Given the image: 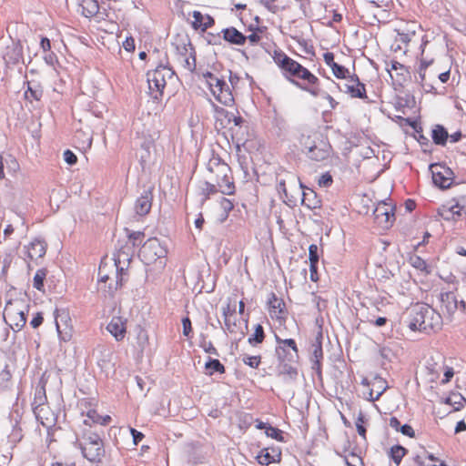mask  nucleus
<instances>
[{
    "instance_id": "f257e3e1",
    "label": "nucleus",
    "mask_w": 466,
    "mask_h": 466,
    "mask_svg": "<svg viewBox=\"0 0 466 466\" xmlns=\"http://www.w3.org/2000/svg\"><path fill=\"white\" fill-rule=\"evenodd\" d=\"M408 327L412 331L436 333L441 329L442 317L430 305L417 303L410 310Z\"/></svg>"
},
{
    "instance_id": "f03ea898",
    "label": "nucleus",
    "mask_w": 466,
    "mask_h": 466,
    "mask_svg": "<svg viewBox=\"0 0 466 466\" xmlns=\"http://www.w3.org/2000/svg\"><path fill=\"white\" fill-rule=\"evenodd\" d=\"M73 445L79 449L82 456L92 463L101 462L106 454L102 437L90 429L84 430L81 435H77Z\"/></svg>"
},
{
    "instance_id": "7ed1b4c3",
    "label": "nucleus",
    "mask_w": 466,
    "mask_h": 466,
    "mask_svg": "<svg viewBox=\"0 0 466 466\" xmlns=\"http://www.w3.org/2000/svg\"><path fill=\"white\" fill-rule=\"evenodd\" d=\"M207 169L211 175L210 180L217 183L220 193L228 196L235 194L231 168L215 151L211 152Z\"/></svg>"
},
{
    "instance_id": "20e7f679",
    "label": "nucleus",
    "mask_w": 466,
    "mask_h": 466,
    "mask_svg": "<svg viewBox=\"0 0 466 466\" xmlns=\"http://www.w3.org/2000/svg\"><path fill=\"white\" fill-rule=\"evenodd\" d=\"M167 249L166 246H164L158 238H151L142 245L138 255L145 264L150 265L157 262L158 259L160 260V264H162V259L167 257Z\"/></svg>"
},
{
    "instance_id": "39448f33",
    "label": "nucleus",
    "mask_w": 466,
    "mask_h": 466,
    "mask_svg": "<svg viewBox=\"0 0 466 466\" xmlns=\"http://www.w3.org/2000/svg\"><path fill=\"white\" fill-rule=\"evenodd\" d=\"M292 84L314 97L320 95L319 79L303 66Z\"/></svg>"
},
{
    "instance_id": "423d86ee",
    "label": "nucleus",
    "mask_w": 466,
    "mask_h": 466,
    "mask_svg": "<svg viewBox=\"0 0 466 466\" xmlns=\"http://www.w3.org/2000/svg\"><path fill=\"white\" fill-rule=\"evenodd\" d=\"M275 339L277 342L275 352L279 361H299V350L295 339H283L277 334L275 335Z\"/></svg>"
},
{
    "instance_id": "0eeeda50",
    "label": "nucleus",
    "mask_w": 466,
    "mask_h": 466,
    "mask_svg": "<svg viewBox=\"0 0 466 466\" xmlns=\"http://www.w3.org/2000/svg\"><path fill=\"white\" fill-rule=\"evenodd\" d=\"M21 303H7L4 319L15 332H18L26 323V313L20 307Z\"/></svg>"
},
{
    "instance_id": "6e6552de",
    "label": "nucleus",
    "mask_w": 466,
    "mask_h": 466,
    "mask_svg": "<svg viewBox=\"0 0 466 466\" xmlns=\"http://www.w3.org/2000/svg\"><path fill=\"white\" fill-rule=\"evenodd\" d=\"M430 170L432 175V181L440 188H449L453 182L452 170L443 164H431Z\"/></svg>"
},
{
    "instance_id": "1a4fd4ad",
    "label": "nucleus",
    "mask_w": 466,
    "mask_h": 466,
    "mask_svg": "<svg viewBox=\"0 0 466 466\" xmlns=\"http://www.w3.org/2000/svg\"><path fill=\"white\" fill-rule=\"evenodd\" d=\"M113 259L114 266L116 267V279L114 286L112 284H109L108 289L105 290V292H106L109 297H113L117 289L121 288L125 281L123 277V271L125 268L123 266H120L121 261H127V263H129L131 258L130 254L128 252L120 249L116 254H115Z\"/></svg>"
},
{
    "instance_id": "9d476101",
    "label": "nucleus",
    "mask_w": 466,
    "mask_h": 466,
    "mask_svg": "<svg viewBox=\"0 0 466 466\" xmlns=\"http://www.w3.org/2000/svg\"><path fill=\"white\" fill-rule=\"evenodd\" d=\"M56 327L59 339L63 341H69L72 338V325L69 313L66 309H56Z\"/></svg>"
},
{
    "instance_id": "9b49d317",
    "label": "nucleus",
    "mask_w": 466,
    "mask_h": 466,
    "mask_svg": "<svg viewBox=\"0 0 466 466\" xmlns=\"http://www.w3.org/2000/svg\"><path fill=\"white\" fill-rule=\"evenodd\" d=\"M267 305L271 319H276L279 324L285 323L288 311L284 300L274 292H270L268 297Z\"/></svg>"
},
{
    "instance_id": "f8f14e48",
    "label": "nucleus",
    "mask_w": 466,
    "mask_h": 466,
    "mask_svg": "<svg viewBox=\"0 0 466 466\" xmlns=\"http://www.w3.org/2000/svg\"><path fill=\"white\" fill-rule=\"evenodd\" d=\"M338 87L352 98L368 99L365 85L360 81L359 76L355 74L349 76L343 86H338Z\"/></svg>"
},
{
    "instance_id": "ddd939ff",
    "label": "nucleus",
    "mask_w": 466,
    "mask_h": 466,
    "mask_svg": "<svg viewBox=\"0 0 466 466\" xmlns=\"http://www.w3.org/2000/svg\"><path fill=\"white\" fill-rule=\"evenodd\" d=\"M331 146L327 140L318 139L309 150L305 151V155L312 161H324L328 159L331 153Z\"/></svg>"
},
{
    "instance_id": "4468645a",
    "label": "nucleus",
    "mask_w": 466,
    "mask_h": 466,
    "mask_svg": "<svg viewBox=\"0 0 466 466\" xmlns=\"http://www.w3.org/2000/svg\"><path fill=\"white\" fill-rule=\"evenodd\" d=\"M376 222L382 228H390L395 220L393 208L386 203H381L377 206L373 212Z\"/></svg>"
},
{
    "instance_id": "2eb2a0df",
    "label": "nucleus",
    "mask_w": 466,
    "mask_h": 466,
    "mask_svg": "<svg viewBox=\"0 0 466 466\" xmlns=\"http://www.w3.org/2000/svg\"><path fill=\"white\" fill-rule=\"evenodd\" d=\"M211 92L219 103L228 106L234 104L232 92L224 79L216 80L215 87Z\"/></svg>"
},
{
    "instance_id": "dca6fc26",
    "label": "nucleus",
    "mask_w": 466,
    "mask_h": 466,
    "mask_svg": "<svg viewBox=\"0 0 466 466\" xmlns=\"http://www.w3.org/2000/svg\"><path fill=\"white\" fill-rule=\"evenodd\" d=\"M153 201L152 188L144 189L140 196L137 198L134 210L138 216H146L149 213Z\"/></svg>"
},
{
    "instance_id": "f3484780",
    "label": "nucleus",
    "mask_w": 466,
    "mask_h": 466,
    "mask_svg": "<svg viewBox=\"0 0 466 466\" xmlns=\"http://www.w3.org/2000/svg\"><path fill=\"white\" fill-rule=\"evenodd\" d=\"M147 83L150 95L154 99H158L163 95V90L166 87L165 80H162L160 75L156 73L155 69L147 72Z\"/></svg>"
},
{
    "instance_id": "a211bd4d",
    "label": "nucleus",
    "mask_w": 466,
    "mask_h": 466,
    "mask_svg": "<svg viewBox=\"0 0 466 466\" xmlns=\"http://www.w3.org/2000/svg\"><path fill=\"white\" fill-rule=\"evenodd\" d=\"M299 187L302 189L301 204L309 209H316L321 207L320 197L310 187L302 184L299 179Z\"/></svg>"
},
{
    "instance_id": "6ab92c4d",
    "label": "nucleus",
    "mask_w": 466,
    "mask_h": 466,
    "mask_svg": "<svg viewBox=\"0 0 466 466\" xmlns=\"http://www.w3.org/2000/svg\"><path fill=\"white\" fill-rule=\"evenodd\" d=\"M127 319L122 317L114 316L106 326V330L116 339V341L124 339L127 333Z\"/></svg>"
},
{
    "instance_id": "aec40b11",
    "label": "nucleus",
    "mask_w": 466,
    "mask_h": 466,
    "mask_svg": "<svg viewBox=\"0 0 466 466\" xmlns=\"http://www.w3.org/2000/svg\"><path fill=\"white\" fill-rule=\"evenodd\" d=\"M222 39L233 46H243L247 37L234 26H229L221 30Z\"/></svg>"
},
{
    "instance_id": "412c9836",
    "label": "nucleus",
    "mask_w": 466,
    "mask_h": 466,
    "mask_svg": "<svg viewBox=\"0 0 466 466\" xmlns=\"http://www.w3.org/2000/svg\"><path fill=\"white\" fill-rule=\"evenodd\" d=\"M256 458L259 464L268 466L270 463L281 461V451L279 449L265 448L259 451Z\"/></svg>"
},
{
    "instance_id": "4be33fe9",
    "label": "nucleus",
    "mask_w": 466,
    "mask_h": 466,
    "mask_svg": "<svg viewBox=\"0 0 466 466\" xmlns=\"http://www.w3.org/2000/svg\"><path fill=\"white\" fill-rule=\"evenodd\" d=\"M26 257L31 259L43 258L46 251V244L44 240L35 238L28 246H25Z\"/></svg>"
},
{
    "instance_id": "5701e85b",
    "label": "nucleus",
    "mask_w": 466,
    "mask_h": 466,
    "mask_svg": "<svg viewBox=\"0 0 466 466\" xmlns=\"http://www.w3.org/2000/svg\"><path fill=\"white\" fill-rule=\"evenodd\" d=\"M46 400V390H45V388L42 387L40 389H37L35 390V398H34V401L32 403L33 405V410H34V413L36 417V419L38 420H41V422L44 424V416L42 415V413L44 412L45 410V402Z\"/></svg>"
},
{
    "instance_id": "b1692460",
    "label": "nucleus",
    "mask_w": 466,
    "mask_h": 466,
    "mask_svg": "<svg viewBox=\"0 0 466 466\" xmlns=\"http://www.w3.org/2000/svg\"><path fill=\"white\" fill-rule=\"evenodd\" d=\"M413 461L418 466H446L443 461L426 451L414 456Z\"/></svg>"
},
{
    "instance_id": "393cba45",
    "label": "nucleus",
    "mask_w": 466,
    "mask_h": 466,
    "mask_svg": "<svg viewBox=\"0 0 466 466\" xmlns=\"http://www.w3.org/2000/svg\"><path fill=\"white\" fill-rule=\"evenodd\" d=\"M236 307L237 300L235 299L234 304L232 306L230 303H228L226 307L223 308V316L225 323L224 329L230 333H235L238 327L236 320L232 321L230 319V316L236 312Z\"/></svg>"
},
{
    "instance_id": "a878e982",
    "label": "nucleus",
    "mask_w": 466,
    "mask_h": 466,
    "mask_svg": "<svg viewBox=\"0 0 466 466\" xmlns=\"http://www.w3.org/2000/svg\"><path fill=\"white\" fill-rule=\"evenodd\" d=\"M297 363L298 362L279 361V374L283 375L289 380H295L298 376V369L296 367Z\"/></svg>"
},
{
    "instance_id": "bb28decb",
    "label": "nucleus",
    "mask_w": 466,
    "mask_h": 466,
    "mask_svg": "<svg viewBox=\"0 0 466 466\" xmlns=\"http://www.w3.org/2000/svg\"><path fill=\"white\" fill-rule=\"evenodd\" d=\"M440 299L448 313H453L458 309V299L453 292L441 293Z\"/></svg>"
},
{
    "instance_id": "cd10ccee",
    "label": "nucleus",
    "mask_w": 466,
    "mask_h": 466,
    "mask_svg": "<svg viewBox=\"0 0 466 466\" xmlns=\"http://www.w3.org/2000/svg\"><path fill=\"white\" fill-rule=\"evenodd\" d=\"M301 66V64L291 58L282 69L284 77L292 83V80H295L296 76L299 74Z\"/></svg>"
},
{
    "instance_id": "c85d7f7f",
    "label": "nucleus",
    "mask_w": 466,
    "mask_h": 466,
    "mask_svg": "<svg viewBox=\"0 0 466 466\" xmlns=\"http://www.w3.org/2000/svg\"><path fill=\"white\" fill-rule=\"evenodd\" d=\"M323 359V351L321 341L317 339L316 342L312 344V353H311V362L313 363L312 369L319 371L320 370V362Z\"/></svg>"
},
{
    "instance_id": "c756f323",
    "label": "nucleus",
    "mask_w": 466,
    "mask_h": 466,
    "mask_svg": "<svg viewBox=\"0 0 466 466\" xmlns=\"http://www.w3.org/2000/svg\"><path fill=\"white\" fill-rule=\"evenodd\" d=\"M431 138L434 144L445 146L449 138V134L443 126L436 125L432 129Z\"/></svg>"
},
{
    "instance_id": "7c9ffc66",
    "label": "nucleus",
    "mask_w": 466,
    "mask_h": 466,
    "mask_svg": "<svg viewBox=\"0 0 466 466\" xmlns=\"http://www.w3.org/2000/svg\"><path fill=\"white\" fill-rule=\"evenodd\" d=\"M80 6L82 8L81 13L86 17H93L99 11L97 0H81Z\"/></svg>"
},
{
    "instance_id": "2f4dec72",
    "label": "nucleus",
    "mask_w": 466,
    "mask_h": 466,
    "mask_svg": "<svg viewBox=\"0 0 466 466\" xmlns=\"http://www.w3.org/2000/svg\"><path fill=\"white\" fill-rule=\"evenodd\" d=\"M176 50L179 59L188 56H191V52H196L195 47L188 37L181 39L180 42L176 45Z\"/></svg>"
},
{
    "instance_id": "473e14b6",
    "label": "nucleus",
    "mask_w": 466,
    "mask_h": 466,
    "mask_svg": "<svg viewBox=\"0 0 466 466\" xmlns=\"http://www.w3.org/2000/svg\"><path fill=\"white\" fill-rule=\"evenodd\" d=\"M318 139L321 138L320 136H319L317 133L301 134L299 138V142L302 152L305 154V151L309 150L314 144L318 143Z\"/></svg>"
},
{
    "instance_id": "72a5a7b5",
    "label": "nucleus",
    "mask_w": 466,
    "mask_h": 466,
    "mask_svg": "<svg viewBox=\"0 0 466 466\" xmlns=\"http://www.w3.org/2000/svg\"><path fill=\"white\" fill-rule=\"evenodd\" d=\"M12 388V373L9 365L5 364L0 371V392L6 391Z\"/></svg>"
},
{
    "instance_id": "f704fd0d",
    "label": "nucleus",
    "mask_w": 466,
    "mask_h": 466,
    "mask_svg": "<svg viewBox=\"0 0 466 466\" xmlns=\"http://www.w3.org/2000/svg\"><path fill=\"white\" fill-rule=\"evenodd\" d=\"M219 192V187H218L217 183L210 182V181H205L203 182L201 187H200V195L202 196V202L207 201L211 195H214L216 193Z\"/></svg>"
},
{
    "instance_id": "c9c22d12",
    "label": "nucleus",
    "mask_w": 466,
    "mask_h": 466,
    "mask_svg": "<svg viewBox=\"0 0 466 466\" xmlns=\"http://www.w3.org/2000/svg\"><path fill=\"white\" fill-rule=\"evenodd\" d=\"M215 112L220 116L225 117L228 120V123L233 122L235 126H240L243 123V118L240 116H236L234 113L224 109L223 107H219L218 106H214Z\"/></svg>"
},
{
    "instance_id": "e433bc0d",
    "label": "nucleus",
    "mask_w": 466,
    "mask_h": 466,
    "mask_svg": "<svg viewBox=\"0 0 466 466\" xmlns=\"http://www.w3.org/2000/svg\"><path fill=\"white\" fill-rule=\"evenodd\" d=\"M208 375H213L215 372L222 374L225 372L224 365L217 359L209 358L205 364Z\"/></svg>"
},
{
    "instance_id": "4c0bfd02",
    "label": "nucleus",
    "mask_w": 466,
    "mask_h": 466,
    "mask_svg": "<svg viewBox=\"0 0 466 466\" xmlns=\"http://www.w3.org/2000/svg\"><path fill=\"white\" fill-rule=\"evenodd\" d=\"M407 453V450L401 445H394L390 450V458L399 465L402 458Z\"/></svg>"
},
{
    "instance_id": "58836bf2",
    "label": "nucleus",
    "mask_w": 466,
    "mask_h": 466,
    "mask_svg": "<svg viewBox=\"0 0 466 466\" xmlns=\"http://www.w3.org/2000/svg\"><path fill=\"white\" fill-rule=\"evenodd\" d=\"M265 339L264 329L262 325L257 324L255 326L254 333L248 338V341L250 345L256 346L261 343Z\"/></svg>"
},
{
    "instance_id": "ea45409f",
    "label": "nucleus",
    "mask_w": 466,
    "mask_h": 466,
    "mask_svg": "<svg viewBox=\"0 0 466 466\" xmlns=\"http://www.w3.org/2000/svg\"><path fill=\"white\" fill-rule=\"evenodd\" d=\"M26 85H27V88L25 91V99L30 100V101L40 100L42 97V95H43V91L41 90V88L39 86L33 87L28 81L26 82Z\"/></svg>"
},
{
    "instance_id": "a19ab883",
    "label": "nucleus",
    "mask_w": 466,
    "mask_h": 466,
    "mask_svg": "<svg viewBox=\"0 0 466 466\" xmlns=\"http://www.w3.org/2000/svg\"><path fill=\"white\" fill-rule=\"evenodd\" d=\"M291 59L289 56H287L283 51L281 50H276L273 55V60L276 63V65L282 70L284 66L289 63V61Z\"/></svg>"
},
{
    "instance_id": "79ce46f5",
    "label": "nucleus",
    "mask_w": 466,
    "mask_h": 466,
    "mask_svg": "<svg viewBox=\"0 0 466 466\" xmlns=\"http://www.w3.org/2000/svg\"><path fill=\"white\" fill-rule=\"evenodd\" d=\"M23 438V430L21 426H12V431L8 435V442L12 445L17 444Z\"/></svg>"
},
{
    "instance_id": "37998d69",
    "label": "nucleus",
    "mask_w": 466,
    "mask_h": 466,
    "mask_svg": "<svg viewBox=\"0 0 466 466\" xmlns=\"http://www.w3.org/2000/svg\"><path fill=\"white\" fill-rule=\"evenodd\" d=\"M155 71L160 75V77L166 83L167 79H170L175 75L174 70L167 65H159L156 67Z\"/></svg>"
},
{
    "instance_id": "c03bdc74",
    "label": "nucleus",
    "mask_w": 466,
    "mask_h": 466,
    "mask_svg": "<svg viewBox=\"0 0 466 466\" xmlns=\"http://www.w3.org/2000/svg\"><path fill=\"white\" fill-rule=\"evenodd\" d=\"M127 237L129 241L132 243V247H138L141 242L143 241V238L145 237L144 232L142 231H130L127 229Z\"/></svg>"
},
{
    "instance_id": "a18cd8bd",
    "label": "nucleus",
    "mask_w": 466,
    "mask_h": 466,
    "mask_svg": "<svg viewBox=\"0 0 466 466\" xmlns=\"http://www.w3.org/2000/svg\"><path fill=\"white\" fill-rule=\"evenodd\" d=\"M46 276V270L44 268L38 269L34 277L33 286L37 290H42L44 288V280Z\"/></svg>"
},
{
    "instance_id": "49530a36",
    "label": "nucleus",
    "mask_w": 466,
    "mask_h": 466,
    "mask_svg": "<svg viewBox=\"0 0 466 466\" xmlns=\"http://www.w3.org/2000/svg\"><path fill=\"white\" fill-rule=\"evenodd\" d=\"M268 437H270L278 441L284 442V435L283 431L276 427L270 425V427H267V431H265Z\"/></svg>"
},
{
    "instance_id": "de8ad7c7",
    "label": "nucleus",
    "mask_w": 466,
    "mask_h": 466,
    "mask_svg": "<svg viewBox=\"0 0 466 466\" xmlns=\"http://www.w3.org/2000/svg\"><path fill=\"white\" fill-rule=\"evenodd\" d=\"M333 75L339 79H346L350 76L349 69L346 68L344 66L337 64L332 68Z\"/></svg>"
},
{
    "instance_id": "09e8293b",
    "label": "nucleus",
    "mask_w": 466,
    "mask_h": 466,
    "mask_svg": "<svg viewBox=\"0 0 466 466\" xmlns=\"http://www.w3.org/2000/svg\"><path fill=\"white\" fill-rule=\"evenodd\" d=\"M183 62V66L190 72H194L196 69V52H191V56H186L180 58Z\"/></svg>"
},
{
    "instance_id": "8fccbe9b",
    "label": "nucleus",
    "mask_w": 466,
    "mask_h": 466,
    "mask_svg": "<svg viewBox=\"0 0 466 466\" xmlns=\"http://www.w3.org/2000/svg\"><path fill=\"white\" fill-rule=\"evenodd\" d=\"M392 70L396 71L403 79L405 78V75L409 74L408 68L397 61H391L390 68H389L388 71L390 74Z\"/></svg>"
},
{
    "instance_id": "3c124183",
    "label": "nucleus",
    "mask_w": 466,
    "mask_h": 466,
    "mask_svg": "<svg viewBox=\"0 0 466 466\" xmlns=\"http://www.w3.org/2000/svg\"><path fill=\"white\" fill-rule=\"evenodd\" d=\"M192 16L194 18V20L191 23L192 27L195 30H201V27L203 26V22L205 20L204 15H202V13L200 11L196 10V11H193Z\"/></svg>"
},
{
    "instance_id": "603ef678",
    "label": "nucleus",
    "mask_w": 466,
    "mask_h": 466,
    "mask_svg": "<svg viewBox=\"0 0 466 466\" xmlns=\"http://www.w3.org/2000/svg\"><path fill=\"white\" fill-rule=\"evenodd\" d=\"M9 420L12 426H20L22 413L18 408L13 409L9 414Z\"/></svg>"
},
{
    "instance_id": "864d4df0",
    "label": "nucleus",
    "mask_w": 466,
    "mask_h": 466,
    "mask_svg": "<svg viewBox=\"0 0 466 466\" xmlns=\"http://www.w3.org/2000/svg\"><path fill=\"white\" fill-rule=\"evenodd\" d=\"M87 419L84 420L86 425H91V423L98 424L100 415L96 410H89L86 413Z\"/></svg>"
},
{
    "instance_id": "5fc2aeb1",
    "label": "nucleus",
    "mask_w": 466,
    "mask_h": 466,
    "mask_svg": "<svg viewBox=\"0 0 466 466\" xmlns=\"http://www.w3.org/2000/svg\"><path fill=\"white\" fill-rule=\"evenodd\" d=\"M200 347L205 352L218 356V352L211 341H208L206 339H203V340L200 342Z\"/></svg>"
},
{
    "instance_id": "6e6d98bb",
    "label": "nucleus",
    "mask_w": 466,
    "mask_h": 466,
    "mask_svg": "<svg viewBox=\"0 0 466 466\" xmlns=\"http://www.w3.org/2000/svg\"><path fill=\"white\" fill-rule=\"evenodd\" d=\"M309 262L319 263V248L316 244H311L309 247Z\"/></svg>"
},
{
    "instance_id": "4d7b16f0",
    "label": "nucleus",
    "mask_w": 466,
    "mask_h": 466,
    "mask_svg": "<svg viewBox=\"0 0 466 466\" xmlns=\"http://www.w3.org/2000/svg\"><path fill=\"white\" fill-rule=\"evenodd\" d=\"M332 182V176L329 172H326L319 177L318 185L321 187H329L331 186Z\"/></svg>"
},
{
    "instance_id": "13d9d810",
    "label": "nucleus",
    "mask_w": 466,
    "mask_h": 466,
    "mask_svg": "<svg viewBox=\"0 0 466 466\" xmlns=\"http://www.w3.org/2000/svg\"><path fill=\"white\" fill-rule=\"evenodd\" d=\"M260 356H244L243 357V362L251 367V368H258V365L260 364Z\"/></svg>"
},
{
    "instance_id": "bf43d9fd",
    "label": "nucleus",
    "mask_w": 466,
    "mask_h": 466,
    "mask_svg": "<svg viewBox=\"0 0 466 466\" xmlns=\"http://www.w3.org/2000/svg\"><path fill=\"white\" fill-rule=\"evenodd\" d=\"M411 265L420 271H427V263L420 257L415 256L414 258H412Z\"/></svg>"
},
{
    "instance_id": "052dcab7",
    "label": "nucleus",
    "mask_w": 466,
    "mask_h": 466,
    "mask_svg": "<svg viewBox=\"0 0 466 466\" xmlns=\"http://www.w3.org/2000/svg\"><path fill=\"white\" fill-rule=\"evenodd\" d=\"M222 35L220 33L214 35L212 33H208L207 36V42L209 45L220 46L222 45Z\"/></svg>"
},
{
    "instance_id": "680f3d73",
    "label": "nucleus",
    "mask_w": 466,
    "mask_h": 466,
    "mask_svg": "<svg viewBox=\"0 0 466 466\" xmlns=\"http://www.w3.org/2000/svg\"><path fill=\"white\" fill-rule=\"evenodd\" d=\"M203 77L206 79L210 90L215 87L216 80H221L209 71L203 73Z\"/></svg>"
},
{
    "instance_id": "e2e57ef3",
    "label": "nucleus",
    "mask_w": 466,
    "mask_h": 466,
    "mask_svg": "<svg viewBox=\"0 0 466 466\" xmlns=\"http://www.w3.org/2000/svg\"><path fill=\"white\" fill-rule=\"evenodd\" d=\"M261 32H262V30L260 28L257 27L256 30L252 32V34H250L249 35H246L247 40H248L249 43L252 45L258 44L261 39V36H260Z\"/></svg>"
},
{
    "instance_id": "0e129e2a",
    "label": "nucleus",
    "mask_w": 466,
    "mask_h": 466,
    "mask_svg": "<svg viewBox=\"0 0 466 466\" xmlns=\"http://www.w3.org/2000/svg\"><path fill=\"white\" fill-rule=\"evenodd\" d=\"M64 160L70 166H73L75 165L76 162H77V157L75 155L74 152H72L71 150L69 149H66L64 154Z\"/></svg>"
},
{
    "instance_id": "69168bd1",
    "label": "nucleus",
    "mask_w": 466,
    "mask_h": 466,
    "mask_svg": "<svg viewBox=\"0 0 466 466\" xmlns=\"http://www.w3.org/2000/svg\"><path fill=\"white\" fill-rule=\"evenodd\" d=\"M182 325H183V334L186 337H190V334L192 332V325L191 320L188 317H185L182 319Z\"/></svg>"
},
{
    "instance_id": "338daca9",
    "label": "nucleus",
    "mask_w": 466,
    "mask_h": 466,
    "mask_svg": "<svg viewBox=\"0 0 466 466\" xmlns=\"http://www.w3.org/2000/svg\"><path fill=\"white\" fill-rule=\"evenodd\" d=\"M415 35V33L412 32L410 33H398V35L396 37V42H400L402 44L407 45L409 42H410L411 37Z\"/></svg>"
},
{
    "instance_id": "774afa93",
    "label": "nucleus",
    "mask_w": 466,
    "mask_h": 466,
    "mask_svg": "<svg viewBox=\"0 0 466 466\" xmlns=\"http://www.w3.org/2000/svg\"><path fill=\"white\" fill-rule=\"evenodd\" d=\"M44 60L48 66H55V65L57 63V56L52 51L46 52Z\"/></svg>"
}]
</instances>
